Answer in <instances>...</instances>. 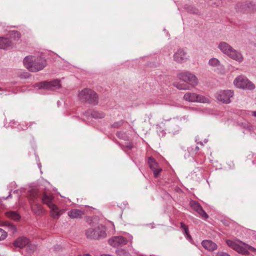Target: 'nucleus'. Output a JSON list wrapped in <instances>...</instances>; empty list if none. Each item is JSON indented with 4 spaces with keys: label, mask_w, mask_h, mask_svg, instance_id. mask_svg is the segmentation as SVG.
Returning a JSON list of instances; mask_svg holds the SVG:
<instances>
[{
    "label": "nucleus",
    "mask_w": 256,
    "mask_h": 256,
    "mask_svg": "<svg viewBox=\"0 0 256 256\" xmlns=\"http://www.w3.org/2000/svg\"><path fill=\"white\" fill-rule=\"evenodd\" d=\"M32 209L36 215L40 216L44 213V210L42 206L38 204L34 203L32 204Z\"/></svg>",
    "instance_id": "nucleus-21"
},
{
    "label": "nucleus",
    "mask_w": 256,
    "mask_h": 256,
    "mask_svg": "<svg viewBox=\"0 0 256 256\" xmlns=\"http://www.w3.org/2000/svg\"><path fill=\"white\" fill-rule=\"evenodd\" d=\"M50 214L54 218H58L61 214L62 210L58 208L55 204H53L50 207Z\"/></svg>",
    "instance_id": "nucleus-17"
},
{
    "label": "nucleus",
    "mask_w": 256,
    "mask_h": 256,
    "mask_svg": "<svg viewBox=\"0 0 256 256\" xmlns=\"http://www.w3.org/2000/svg\"><path fill=\"white\" fill-rule=\"evenodd\" d=\"M28 240L24 237L18 238L14 242V246L16 247L22 248L28 244Z\"/></svg>",
    "instance_id": "nucleus-19"
},
{
    "label": "nucleus",
    "mask_w": 256,
    "mask_h": 256,
    "mask_svg": "<svg viewBox=\"0 0 256 256\" xmlns=\"http://www.w3.org/2000/svg\"><path fill=\"white\" fill-rule=\"evenodd\" d=\"M174 86L180 90H190V86L184 84H174Z\"/></svg>",
    "instance_id": "nucleus-28"
},
{
    "label": "nucleus",
    "mask_w": 256,
    "mask_h": 256,
    "mask_svg": "<svg viewBox=\"0 0 256 256\" xmlns=\"http://www.w3.org/2000/svg\"><path fill=\"white\" fill-rule=\"evenodd\" d=\"M178 76L180 80L186 82L192 86H196L198 83V80L194 74L190 71H185L180 72Z\"/></svg>",
    "instance_id": "nucleus-8"
},
{
    "label": "nucleus",
    "mask_w": 256,
    "mask_h": 256,
    "mask_svg": "<svg viewBox=\"0 0 256 256\" xmlns=\"http://www.w3.org/2000/svg\"><path fill=\"white\" fill-rule=\"evenodd\" d=\"M200 144H201V145H203L202 143V142H200Z\"/></svg>",
    "instance_id": "nucleus-50"
},
{
    "label": "nucleus",
    "mask_w": 256,
    "mask_h": 256,
    "mask_svg": "<svg viewBox=\"0 0 256 256\" xmlns=\"http://www.w3.org/2000/svg\"><path fill=\"white\" fill-rule=\"evenodd\" d=\"M30 74L28 72H23V73L21 74L20 75V77L21 78H27L30 77Z\"/></svg>",
    "instance_id": "nucleus-38"
},
{
    "label": "nucleus",
    "mask_w": 256,
    "mask_h": 256,
    "mask_svg": "<svg viewBox=\"0 0 256 256\" xmlns=\"http://www.w3.org/2000/svg\"><path fill=\"white\" fill-rule=\"evenodd\" d=\"M101 256H112L109 255V254H103V255H102Z\"/></svg>",
    "instance_id": "nucleus-47"
},
{
    "label": "nucleus",
    "mask_w": 256,
    "mask_h": 256,
    "mask_svg": "<svg viewBox=\"0 0 256 256\" xmlns=\"http://www.w3.org/2000/svg\"><path fill=\"white\" fill-rule=\"evenodd\" d=\"M108 242L112 247L118 248L126 245L128 240L122 236H114L110 238Z\"/></svg>",
    "instance_id": "nucleus-13"
},
{
    "label": "nucleus",
    "mask_w": 256,
    "mask_h": 256,
    "mask_svg": "<svg viewBox=\"0 0 256 256\" xmlns=\"http://www.w3.org/2000/svg\"><path fill=\"white\" fill-rule=\"evenodd\" d=\"M36 86L38 88H43L47 90H56L61 88L60 80H55L50 82H42L36 84Z\"/></svg>",
    "instance_id": "nucleus-9"
},
{
    "label": "nucleus",
    "mask_w": 256,
    "mask_h": 256,
    "mask_svg": "<svg viewBox=\"0 0 256 256\" xmlns=\"http://www.w3.org/2000/svg\"><path fill=\"white\" fill-rule=\"evenodd\" d=\"M0 226H6L8 230L12 234L15 233L16 231V227L10 222L0 221Z\"/></svg>",
    "instance_id": "nucleus-23"
},
{
    "label": "nucleus",
    "mask_w": 256,
    "mask_h": 256,
    "mask_svg": "<svg viewBox=\"0 0 256 256\" xmlns=\"http://www.w3.org/2000/svg\"><path fill=\"white\" fill-rule=\"evenodd\" d=\"M246 114H250L256 118V111H244Z\"/></svg>",
    "instance_id": "nucleus-37"
},
{
    "label": "nucleus",
    "mask_w": 256,
    "mask_h": 256,
    "mask_svg": "<svg viewBox=\"0 0 256 256\" xmlns=\"http://www.w3.org/2000/svg\"><path fill=\"white\" fill-rule=\"evenodd\" d=\"M190 207L204 219L208 218V214L203 210L200 204L196 201L191 200L190 202Z\"/></svg>",
    "instance_id": "nucleus-15"
},
{
    "label": "nucleus",
    "mask_w": 256,
    "mask_h": 256,
    "mask_svg": "<svg viewBox=\"0 0 256 256\" xmlns=\"http://www.w3.org/2000/svg\"><path fill=\"white\" fill-rule=\"evenodd\" d=\"M24 66L32 72H37L42 70L46 65L45 59L42 57L33 56H26L23 60Z\"/></svg>",
    "instance_id": "nucleus-1"
},
{
    "label": "nucleus",
    "mask_w": 256,
    "mask_h": 256,
    "mask_svg": "<svg viewBox=\"0 0 256 256\" xmlns=\"http://www.w3.org/2000/svg\"><path fill=\"white\" fill-rule=\"evenodd\" d=\"M68 216L72 218H81L84 214L83 211L77 209H74L68 212Z\"/></svg>",
    "instance_id": "nucleus-18"
},
{
    "label": "nucleus",
    "mask_w": 256,
    "mask_h": 256,
    "mask_svg": "<svg viewBox=\"0 0 256 256\" xmlns=\"http://www.w3.org/2000/svg\"><path fill=\"white\" fill-rule=\"evenodd\" d=\"M218 256H230L226 252H218L217 254Z\"/></svg>",
    "instance_id": "nucleus-40"
},
{
    "label": "nucleus",
    "mask_w": 256,
    "mask_h": 256,
    "mask_svg": "<svg viewBox=\"0 0 256 256\" xmlns=\"http://www.w3.org/2000/svg\"><path fill=\"white\" fill-rule=\"evenodd\" d=\"M234 96V92L232 90H224L219 92L216 94V98L219 101L225 104L231 102L230 98Z\"/></svg>",
    "instance_id": "nucleus-11"
},
{
    "label": "nucleus",
    "mask_w": 256,
    "mask_h": 256,
    "mask_svg": "<svg viewBox=\"0 0 256 256\" xmlns=\"http://www.w3.org/2000/svg\"><path fill=\"white\" fill-rule=\"evenodd\" d=\"M11 197H12V194H11V192H10V194H8V196H6V198H5V197H2V198H0V200H2H2H6V199H8V198H11Z\"/></svg>",
    "instance_id": "nucleus-42"
},
{
    "label": "nucleus",
    "mask_w": 256,
    "mask_h": 256,
    "mask_svg": "<svg viewBox=\"0 0 256 256\" xmlns=\"http://www.w3.org/2000/svg\"><path fill=\"white\" fill-rule=\"evenodd\" d=\"M130 256V254L128 252H125L124 253V256Z\"/></svg>",
    "instance_id": "nucleus-45"
},
{
    "label": "nucleus",
    "mask_w": 256,
    "mask_h": 256,
    "mask_svg": "<svg viewBox=\"0 0 256 256\" xmlns=\"http://www.w3.org/2000/svg\"><path fill=\"white\" fill-rule=\"evenodd\" d=\"M78 96L80 100L94 106L96 105L98 102V94L91 89L85 88L82 90Z\"/></svg>",
    "instance_id": "nucleus-4"
},
{
    "label": "nucleus",
    "mask_w": 256,
    "mask_h": 256,
    "mask_svg": "<svg viewBox=\"0 0 256 256\" xmlns=\"http://www.w3.org/2000/svg\"><path fill=\"white\" fill-rule=\"evenodd\" d=\"M234 84L236 88L242 89L254 90L256 88L252 82L243 76L236 78L234 81Z\"/></svg>",
    "instance_id": "nucleus-6"
},
{
    "label": "nucleus",
    "mask_w": 256,
    "mask_h": 256,
    "mask_svg": "<svg viewBox=\"0 0 256 256\" xmlns=\"http://www.w3.org/2000/svg\"><path fill=\"white\" fill-rule=\"evenodd\" d=\"M6 214L8 218L14 220H18L20 218V215L16 212L14 211L7 212L6 213Z\"/></svg>",
    "instance_id": "nucleus-26"
},
{
    "label": "nucleus",
    "mask_w": 256,
    "mask_h": 256,
    "mask_svg": "<svg viewBox=\"0 0 256 256\" xmlns=\"http://www.w3.org/2000/svg\"><path fill=\"white\" fill-rule=\"evenodd\" d=\"M174 60L178 64L186 62L189 59V56L184 50L180 48L175 52L173 56Z\"/></svg>",
    "instance_id": "nucleus-12"
},
{
    "label": "nucleus",
    "mask_w": 256,
    "mask_h": 256,
    "mask_svg": "<svg viewBox=\"0 0 256 256\" xmlns=\"http://www.w3.org/2000/svg\"><path fill=\"white\" fill-rule=\"evenodd\" d=\"M30 198L34 201L38 196L37 192L35 190H32L30 192Z\"/></svg>",
    "instance_id": "nucleus-33"
},
{
    "label": "nucleus",
    "mask_w": 256,
    "mask_h": 256,
    "mask_svg": "<svg viewBox=\"0 0 256 256\" xmlns=\"http://www.w3.org/2000/svg\"><path fill=\"white\" fill-rule=\"evenodd\" d=\"M8 236L7 232L0 228V241L4 240Z\"/></svg>",
    "instance_id": "nucleus-32"
},
{
    "label": "nucleus",
    "mask_w": 256,
    "mask_h": 256,
    "mask_svg": "<svg viewBox=\"0 0 256 256\" xmlns=\"http://www.w3.org/2000/svg\"><path fill=\"white\" fill-rule=\"evenodd\" d=\"M166 121L168 122V132L176 134H178L181 130L180 125L182 124L183 122H186L188 121V116H184L182 117H176Z\"/></svg>",
    "instance_id": "nucleus-3"
},
{
    "label": "nucleus",
    "mask_w": 256,
    "mask_h": 256,
    "mask_svg": "<svg viewBox=\"0 0 256 256\" xmlns=\"http://www.w3.org/2000/svg\"><path fill=\"white\" fill-rule=\"evenodd\" d=\"M127 240H128V241L130 242V243H132V240L133 239V237L132 235L130 234H127V238H125Z\"/></svg>",
    "instance_id": "nucleus-41"
},
{
    "label": "nucleus",
    "mask_w": 256,
    "mask_h": 256,
    "mask_svg": "<svg viewBox=\"0 0 256 256\" xmlns=\"http://www.w3.org/2000/svg\"><path fill=\"white\" fill-rule=\"evenodd\" d=\"M124 122L122 120L115 122L112 124V126L114 128H118L122 125Z\"/></svg>",
    "instance_id": "nucleus-34"
},
{
    "label": "nucleus",
    "mask_w": 256,
    "mask_h": 256,
    "mask_svg": "<svg viewBox=\"0 0 256 256\" xmlns=\"http://www.w3.org/2000/svg\"><path fill=\"white\" fill-rule=\"evenodd\" d=\"M184 8L187 10L188 12L191 14H198V10L192 6L186 5L184 6Z\"/></svg>",
    "instance_id": "nucleus-30"
},
{
    "label": "nucleus",
    "mask_w": 256,
    "mask_h": 256,
    "mask_svg": "<svg viewBox=\"0 0 256 256\" xmlns=\"http://www.w3.org/2000/svg\"><path fill=\"white\" fill-rule=\"evenodd\" d=\"M236 9L237 12L243 13L254 12H256V5L252 2L238 3Z\"/></svg>",
    "instance_id": "nucleus-10"
},
{
    "label": "nucleus",
    "mask_w": 256,
    "mask_h": 256,
    "mask_svg": "<svg viewBox=\"0 0 256 256\" xmlns=\"http://www.w3.org/2000/svg\"><path fill=\"white\" fill-rule=\"evenodd\" d=\"M183 98L184 100L189 102L204 104L210 103V100L208 98L194 92H188L186 93Z\"/></svg>",
    "instance_id": "nucleus-7"
},
{
    "label": "nucleus",
    "mask_w": 256,
    "mask_h": 256,
    "mask_svg": "<svg viewBox=\"0 0 256 256\" xmlns=\"http://www.w3.org/2000/svg\"><path fill=\"white\" fill-rule=\"evenodd\" d=\"M54 199V197L51 194H44L42 198V201L44 204H46L49 208L54 204L52 203V200Z\"/></svg>",
    "instance_id": "nucleus-20"
},
{
    "label": "nucleus",
    "mask_w": 256,
    "mask_h": 256,
    "mask_svg": "<svg viewBox=\"0 0 256 256\" xmlns=\"http://www.w3.org/2000/svg\"><path fill=\"white\" fill-rule=\"evenodd\" d=\"M11 45V42L8 38L0 37V49L6 50Z\"/></svg>",
    "instance_id": "nucleus-22"
},
{
    "label": "nucleus",
    "mask_w": 256,
    "mask_h": 256,
    "mask_svg": "<svg viewBox=\"0 0 256 256\" xmlns=\"http://www.w3.org/2000/svg\"><path fill=\"white\" fill-rule=\"evenodd\" d=\"M88 113L92 118L95 119L102 118L104 117L105 114L100 111L91 110Z\"/></svg>",
    "instance_id": "nucleus-24"
},
{
    "label": "nucleus",
    "mask_w": 256,
    "mask_h": 256,
    "mask_svg": "<svg viewBox=\"0 0 256 256\" xmlns=\"http://www.w3.org/2000/svg\"><path fill=\"white\" fill-rule=\"evenodd\" d=\"M208 64L212 66H217L220 64V62L216 58H212L209 60Z\"/></svg>",
    "instance_id": "nucleus-31"
},
{
    "label": "nucleus",
    "mask_w": 256,
    "mask_h": 256,
    "mask_svg": "<svg viewBox=\"0 0 256 256\" xmlns=\"http://www.w3.org/2000/svg\"><path fill=\"white\" fill-rule=\"evenodd\" d=\"M126 146L128 148V149L130 150L132 148V144H128Z\"/></svg>",
    "instance_id": "nucleus-44"
},
{
    "label": "nucleus",
    "mask_w": 256,
    "mask_h": 256,
    "mask_svg": "<svg viewBox=\"0 0 256 256\" xmlns=\"http://www.w3.org/2000/svg\"><path fill=\"white\" fill-rule=\"evenodd\" d=\"M202 244L205 249L210 251L214 250L218 248L216 244L210 240H204Z\"/></svg>",
    "instance_id": "nucleus-16"
},
{
    "label": "nucleus",
    "mask_w": 256,
    "mask_h": 256,
    "mask_svg": "<svg viewBox=\"0 0 256 256\" xmlns=\"http://www.w3.org/2000/svg\"><path fill=\"white\" fill-rule=\"evenodd\" d=\"M226 242L227 244L234 249L238 253H240L244 254H248L246 248V244L243 243L242 244L244 246L237 244L236 242L230 240H226Z\"/></svg>",
    "instance_id": "nucleus-14"
},
{
    "label": "nucleus",
    "mask_w": 256,
    "mask_h": 256,
    "mask_svg": "<svg viewBox=\"0 0 256 256\" xmlns=\"http://www.w3.org/2000/svg\"><path fill=\"white\" fill-rule=\"evenodd\" d=\"M86 237L90 239H100L106 236V228L102 225H99L95 228H90L86 230Z\"/></svg>",
    "instance_id": "nucleus-5"
},
{
    "label": "nucleus",
    "mask_w": 256,
    "mask_h": 256,
    "mask_svg": "<svg viewBox=\"0 0 256 256\" xmlns=\"http://www.w3.org/2000/svg\"><path fill=\"white\" fill-rule=\"evenodd\" d=\"M196 152H198V150H199V148H198V146H196Z\"/></svg>",
    "instance_id": "nucleus-46"
},
{
    "label": "nucleus",
    "mask_w": 256,
    "mask_h": 256,
    "mask_svg": "<svg viewBox=\"0 0 256 256\" xmlns=\"http://www.w3.org/2000/svg\"><path fill=\"white\" fill-rule=\"evenodd\" d=\"M180 228L182 229L184 234L185 235L186 238L188 240H192V237L189 234L188 226L186 225L183 222H181Z\"/></svg>",
    "instance_id": "nucleus-25"
},
{
    "label": "nucleus",
    "mask_w": 256,
    "mask_h": 256,
    "mask_svg": "<svg viewBox=\"0 0 256 256\" xmlns=\"http://www.w3.org/2000/svg\"><path fill=\"white\" fill-rule=\"evenodd\" d=\"M116 136L120 138H122V139H124L125 138V134L124 133H122V132H116Z\"/></svg>",
    "instance_id": "nucleus-36"
},
{
    "label": "nucleus",
    "mask_w": 256,
    "mask_h": 256,
    "mask_svg": "<svg viewBox=\"0 0 256 256\" xmlns=\"http://www.w3.org/2000/svg\"><path fill=\"white\" fill-rule=\"evenodd\" d=\"M15 184H16L15 182H12L10 184L14 186V185H15Z\"/></svg>",
    "instance_id": "nucleus-48"
},
{
    "label": "nucleus",
    "mask_w": 256,
    "mask_h": 256,
    "mask_svg": "<svg viewBox=\"0 0 256 256\" xmlns=\"http://www.w3.org/2000/svg\"><path fill=\"white\" fill-rule=\"evenodd\" d=\"M0 91H2V90H1V88H0Z\"/></svg>",
    "instance_id": "nucleus-51"
},
{
    "label": "nucleus",
    "mask_w": 256,
    "mask_h": 256,
    "mask_svg": "<svg viewBox=\"0 0 256 256\" xmlns=\"http://www.w3.org/2000/svg\"><path fill=\"white\" fill-rule=\"evenodd\" d=\"M84 256H91L89 254H86Z\"/></svg>",
    "instance_id": "nucleus-49"
},
{
    "label": "nucleus",
    "mask_w": 256,
    "mask_h": 256,
    "mask_svg": "<svg viewBox=\"0 0 256 256\" xmlns=\"http://www.w3.org/2000/svg\"><path fill=\"white\" fill-rule=\"evenodd\" d=\"M160 132H161L162 134V136H163L165 135L166 134V132H164L163 130H162V132H160V130H158V133L159 135L160 136Z\"/></svg>",
    "instance_id": "nucleus-43"
},
{
    "label": "nucleus",
    "mask_w": 256,
    "mask_h": 256,
    "mask_svg": "<svg viewBox=\"0 0 256 256\" xmlns=\"http://www.w3.org/2000/svg\"><path fill=\"white\" fill-rule=\"evenodd\" d=\"M154 172V176L155 178H157L160 174V173L162 171V169L161 168H159L158 167L152 170Z\"/></svg>",
    "instance_id": "nucleus-35"
},
{
    "label": "nucleus",
    "mask_w": 256,
    "mask_h": 256,
    "mask_svg": "<svg viewBox=\"0 0 256 256\" xmlns=\"http://www.w3.org/2000/svg\"><path fill=\"white\" fill-rule=\"evenodd\" d=\"M148 164L150 168L152 170H154L156 168H158V162L156 161V160L154 158H152V157L148 158Z\"/></svg>",
    "instance_id": "nucleus-27"
},
{
    "label": "nucleus",
    "mask_w": 256,
    "mask_h": 256,
    "mask_svg": "<svg viewBox=\"0 0 256 256\" xmlns=\"http://www.w3.org/2000/svg\"><path fill=\"white\" fill-rule=\"evenodd\" d=\"M218 48L221 52L228 57L239 63L243 62L244 58L242 53L234 49L228 44L224 42H220L218 45Z\"/></svg>",
    "instance_id": "nucleus-2"
},
{
    "label": "nucleus",
    "mask_w": 256,
    "mask_h": 256,
    "mask_svg": "<svg viewBox=\"0 0 256 256\" xmlns=\"http://www.w3.org/2000/svg\"><path fill=\"white\" fill-rule=\"evenodd\" d=\"M246 248L248 252V250L254 252L256 250V249L253 246H249L246 244Z\"/></svg>",
    "instance_id": "nucleus-39"
},
{
    "label": "nucleus",
    "mask_w": 256,
    "mask_h": 256,
    "mask_svg": "<svg viewBox=\"0 0 256 256\" xmlns=\"http://www.w3.org/2000/svg\"><path fill=\"white\" fill-rule=\"evenodd\" d=\"M10 38L14 40H18L21 36L20 32L15 30L10 32Z\"/></svg>",
    "instance_id": "nucleus-29"
}]
</instances>
